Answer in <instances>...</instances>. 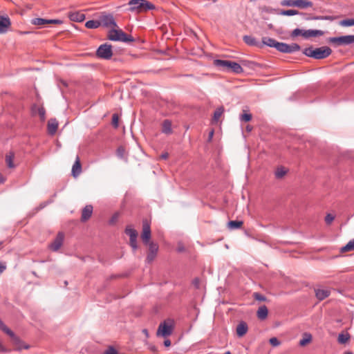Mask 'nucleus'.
<instances>
[{
  "mask_svg": "<svg viewBox=\"0 0 354 354\" xmlns=\"http://www.w3.org/2000/svg\"><path fill=\"white\" fill-rule=\"evenodd\" d=\"M331 53L332 50L328 46H322L317 48L310 47L306 48L304 51L306 56L317 59H324L328 57Z\"/></svg>",
  "mask_w": 354,
  "mask_h": 354,
  "instance_id": "nucleus-1",
  "label": "nucleus"
},
{
  "mask_svg": "<svg viewBox=\"0 0 354 354\" xmlns=\"http://www.w3.org/2000/svg\"><path fill=\"white\" fill-rule=\"evenodd\" d=\"M129 11L137 13L144 12L149 10H153L155 8L153 4L147 0H131L129 2Z\"/></svg>",
  "mask_w": 354,
  "mask_h": 354,
  "instance_id": "nucleus-2",
  "label": "nucleus"
},
{
  "mask_svg": "<svg viewBox=\"0 0 354 354\" xmlns=\"http://www.w3.org/2000/svg\"><path fill=\"white\" fill-rule=\"evenodd\" d=\"M214 64L223 71H232L237 74L241 73L243 71L240 64L232 61L215 59L214 60Z\"/></svg>",
  "mask_w": 354,
  "mask_h": 354,
  "instance_id": "nucleus-3",
  "label": "nucleus"
},
{
  "mask_svg": "<svg viewBox=\"0 0 354 354\" xmlns=\"http://www.w3.org/2000/svg\"><path fill=\"white\" fill-rule=\"evenodd\" d=\"M107 37L109 39L115 41L129 42L133 41V39L131 36L127 35L120 28H119L118 26L117 27L110 29L108 32Z\"/></svg>",
  "mask_w": 354,
  "mask_h": 354,
  "instance_id": "nucleus-4",
  "label": "nucleus"
},
{
  "mask_svg": "<svg viewBox=\"0 0 354 354\" xmlns=\"http://www.w3.org/2000/svg\"><path fill=\"white\" fill-rule=\"evenodd\" d=\"M0 329L1 330H3L4 333H6L7 335H8L12 338V343H13L14 346H15V349L21 350L23 348H28V346L24 345V343L17 337L15 336L14 333L10 329H9L1 319H0Z\"/></svg>",
  "mask_w": 354,
  "mask_h": 354,
  "instance_id": "nucleus-5",
  "label": "nucleus"
},
{
  "mask_svg": "<svg viewBox=\"0 0 354 354\" xmlns=\"http://www.w3.org/2000/svg\"><path fill=\"white\" fill-rule=\"evenodd\" d=\"M174 322L171 319H167L161 323L158 328L156 335L166 337L172 333Z\"/></svg>",
  "mask_w": 354,
  "mask_h": 354,
  "instance_id": "nucleus-6",
  "label": "nucleus"
},
{
  "mask_svg": "<svg viewBox=\"0 0 354 354\" xmlns=\"http://www.w3.org/2000/svg\"><path fill=\"white\" fill-rule=\"evenodd\" d=\"M96 55L100 58L109 59L113 55L111 46L107 44H102L97 48Z\"/></svg>",
  "mask_w": 354,
  "mask_h": 354,
  "instance_id": "nucleus-7",
  "label": "nucleus"
},
{
  "mask_svg": "<svg viewBox=\"0 0 354 354\" xmlns=\"http://www.w3.org/2000/svg\"><path fill=\"white\" fill-rule=\"evenodd\" d=\"M99 21L100 26L110 28L117 27L114 18L111 14L102 13L100 16Z\"/></svg>",
  "mask_w": 354,
  "mask_h": 354,
  "instance_id": "nucleus-8",
  "label": "nucleus"
},
{
  "mask_svg": "<svg viewBox=\"0 0 354 354\" xmlns=\"http://www.w3.org/2000/svg\"><path fill=\"white\" fill-rule=\"evenodd\" d=\"M275 48H277L280 52L290 53L299 50L300 46L297 44H292L289 45L285 43H280L277 41Z\"/></svg>",
  "mask_w": 354,
  "mask_h": 354,
  "instance_id": "nucleus-9",
  "label": "nucleus"
},
{
  "mask_svg": "<svg viewBox=\"0 0 354 354\" xmlns=\"http://www.w3.org/2000/svg\"><path fill=\"white\" fill-rule=\"evenodd\" d=\"M141 239L145 244L151 243V229L150 223L148 220L145 219L142 221V232L141 234Z\"/></svg>",
  "mask_w": 354,
  "mask_h": 354,
  "instance_id": "nucleus-10",
  "label": "nucleus"
},
{
  "mask_svg": "<svg viewBox=\"0 0 354 354\" xmlns=\"http://www.w3.org/2000/svg\"><path fill=\"white\" fill-rule=\"evenodd\" d=\"M329 41L337 45H347L354 43V35H345L338 37H331Z\"/></svg>",
  "mask_w": 354,
  "mask_h": 354,
  "instance_id": "nucleus-11",
  "label": "nucleus"
},
{
  "mask_svg": "<svg viewBox=\"0 0 354 354\" xmlns=\"http://www.w3.org/2000/svg\"><path fill=\"white\" fill-rule=\"evenodd\" d=\"M146 245H148L147 261L151 263L154 260L157 255L158 251V245L153 242L149 243Z\"/></svg>",
  "mask_w": 354,
  "mask_h": 354,
  "instance_id": "nucleus-12",
  "label": "nucleus"
},
{
  "mask_svg": "<svg viewBox=\"0 0 354 354\" xmlns=\"http://www.w3.org/2000/svg\"><path fill=\"white\" fill-rule=\"evenodd\" d=\"M64 234L62 232H59L55 240L50 245V248L53 251H57L63 244Z\"/></svg>",
  "mask_w": 354,
  "mask_h": 354,
  "instance_id": "nucleus-13",
  "label": "nucleus"
},
{
  "mask_svg": "<svg viewBox=\"0 0 354 354\" xmlns=\"http://www.w3.org/2000/svg\"><path fill=\"white\" fill-rule=\"evenodd\" d=\"M32 24L39 26H45L51 24H62L58 19H45L41 18H35L32 20Z\"/></svg>",
  "mask_w": 354,
  "mask_h": 354,
  "instance_id": "nucleus-14",
  "label": "nucleus"
},
{
  "mask_svg": "<svg viewBox=\"0 0 354 354\" xmlns=\"http://www.w3.org/2000/svg\"><path fill=\"white\" fill-rule=\"evenodd\" d=\"M10 24L11 23L8 17L0 15V33L6 32Z\"/></svg>",
  "mask_w": 354,
  "mask_h": 354,
  "instance_id": "nucleus-15",
  "label": "nucleus"
},
{
  "mask_svg": "<svg viewBox=\"0 0 354 354\" xmlns=\"http://www.w3.org/2000/svg\"><path fill=\"white\" fill-rule=\"evenodd\" d=\"M93 213V206L91 205H86L82 212L81 221L85 222L90 218Z\"/></svg>",
  "mask_w": 354,
  "mask_h": 354,
  "instance_id": "nucleus-16",
  "label": "nucleus"
},
{
  "mask_svg": "<svg viewBox=\"0 0 354 354\" xmlns=\"http://www.w3.org/2000/svg\"><path fill=\"white\" fill-rule=\"evenodd\" d=\"M72 175L73 177H77L82 172V166L80 163V160L78 156H77L75 161L72 167Z\"/></svg>",
  "mask_w": 354,
  "mask_h": 354,
  "instance_id": "nucleus-17",
  "label": "nucleus"
},
{
  "mask_svg": "<svg viewBox=\"0 0 354 354\" xmlns=\"http://www.w3.org/2000/svg\"><path fill=\"white\" fill-rule=\"evenodd\" d=\"M15 153L12 151H9L6 154L5 162L7 167L9 169H15L16 165L14 163Z\"/></svg>",
  "mask_w": 354,
  "mask_h": 354,
  "instance_id": "nucleus-18",
  "label": "nucleus"
},
{
  "mask_svg": "<svg viewBox=\"0 0 354 354\" xmlns=\"http://www.w3.org/2000/svg\"><path fill=\"white\" fill-rule=\"evenodd\" d=\"M248 330V328L247 324L244 322H241L236 326V335L238 337H241L247 333Z\"/></svg>",
  "mask_w": 354,
  "mask_h": 354,
  "instance_id": "nucleus-19",
  "label": "nucleus"
},
{
  "mask_svg": "<svg viewBox=\"0 0 354 354\" xmlns=\"http://www.w3.org/2000/svg\"><path fill=\"white\" fill-rule=\"evenodd\" d=\"M68 17L71 21L81 22L85 19V15L81 12H72L68 13Z\"/></svg>",
  "mask_w": 354,
  "mask_h": 354,
  "instance_id": "nucleus-20",
  "label": "nucleus"
},
{
  "mask_svg": "<svg viewBox=\"0 0 354 354\" xmlns=\"http://www.w3.org/2000/svg\"><path fill=\"white\" fill-rule=\"evenodd\" d=\"M58 128V122L56 119H50L48 122V131L50 135H54Z\"/></svg>",
  "mask_w": 354,
  "mask_h": 354,
  "instance_id": "nucleus-21",
  "label": "nucleus"
},
{
  "mask_svg": "<svg viewBox=\"0 0 354 354\" xmlns=\"http://www.w3.org/2000/svg\"><path fill=\"white\" fill-rule=\"evenodd\" d=\"M323 35L324 32L322 30H304V32H302V36L305 38L322 36Z\"/></svg>",
  "mask_w": 354,
  "mask_h": 354,
  "instance_id": "nucleus-22",
  "label": "nucleus"
},
{
  "mask_svg": "<svg viewBox=\"0 0 354 354\" xmlns=\"http://www.w3.org/2000/svg\"><path fill=\"white\" fill-rule=\"evenodd\" d=\"M32 113L33 115L38 114L40 116L41 120H45V114L46 111L44 107L39 106L37 105H33L32 106Z\"/></svg>",
  "mask_w": 354,
  "mask_h": 354,
  "instance_id": "nucleus-23",
  "label": "nucleus"
},
{
  "mask_svg": "<svg viewBox=\"0 0 354 354\" xmlns=\"http://www.w3.org/2000/svg\"><path fill=\"white\" fill-rule=\"evenodd\" d=\"M268 310L266 306H261L259 308L257 315L261 320H264L268 317Z\"/></svg>",
  "mask_w": 354,
  "mask_h": 354,
  "instance_id": "nucleus-24",
  "label": "nucleus"
},
{
  "mask_svg": "<svg viewBox=\"0 0 354 354\" xmlns=\"http://www.w3.org/2000/svg\"><path fill=\"white\" fill-rule=\"evenodd\" d=\"M313 6V3L312 1H310L308 0H296L295 3V7L305 9L308 8H311Z\"/></svg>",
  "mask_w": 354,
  "mask_h": 354,
  "instance_id": "nucleus-25",
  "label": "nucleus"
},
{
  "mask_svg": "<svg viewBox=\"0 0 354 354\" xmlns=\"http://www.w3.org/2000/svg\"><path fill=\"white\" fill-rule=\"evenodd\" d=\"M316 297L322 301L330 295V291L328 290L317 289L315 290Z\"/></svg>",
  "mask_w": 354,
  "mask_h": 354,
  "instance_id": "nucleus-26",
  "label": "nucleus"
},
{
  "mask_svg": "<svg viewBox=\"0 0 354 354\" xmlns=\"http://www.w3.org/2000/svg\"><path fill=\"white\" fill-rule=\"evenodd\" d=\"M223 112H224L223 107H219V108L216 109V110L214 113V115H213V118H212V122L214 124H216L218 122Z\"/></svg>",
  "mask_w": 354,
  "mask_h": 354,
  "instance_id": "nucleus-27",
  "label": "nucleus"
},
{
  "mask_svg": "<svg viewBox=\"0 0 354 354\" xmlns=\"http://www.w3.org/2000/svg\"><path fill=\"white\" fill-rule=\"evenodd\" d=\"M162 131L166 134H170L172 132L171 123L169 120H165L162 124Z\"/></svg>",
  "mask_w": 354,
  "mask_h": 354,
  "instance_id": "nucleus-28",
  "label": "nucleus"
},
{
  "mask_svg": "<svg viewBox=\"0 0 354 354\" xmlns=\"http://www.w3.org/2000/svg\"><path fill=\"white\" fill-rule=\"evenodd\" d=\"M353 250H354V239L350 241L345 246L341 248L340 249V252L342 253Z\"/></svg>",
  "mask_w": 354,
  "mask_h": 354,
  "instance_id": "nucleus-29",
  "label": "nucleus"
},
{
  "mask_svg": "<svg viewBox=\"0 0 354 354\" xmlns=\"http://www.w3.org/2000/svg\"><path fill=\"white\" fill-rule=\"evenodd\" d=\"M85 26L89 29L97 28L100 26L99 20H89L86 22Z\"/></svg>",
  "mask_w": 354,
  "mask_h": 354,
  "instance_id": "nucleus-30",
  "label": "nucleus"
},
{
  "mask_svg": "<svg viewBox=\"0 0 354 354\" xmlns=\"http://www.w3.org/2000/svg\"><path fill=\"white\" fill-rule=\"evenodd\" d=\"M350 339V335L348 333H340L338 335V342L339 344H346L347 343Z\"/></svg>",
  "mask_w": 354,
  "mask_h": 354,
  "instance_id": "nucleus-31",
  "label": "nucleus"
},
{
  "mask_svg": "<svg viewBox=\"0 0 354 354\" xmlns=\"http://www.w3.org/2000/svg\"><path fill=\"white\" fill-rule=\"evenodd\" d=\"M125 232L127 235L129 236L130 239H137L138 232L136 230L133 229L131 226L127 227L125 230Z\"/></svg>",
  "mask_w": 354,
  "mask_h": 354,
  "instance_id": "nucleus-32",
  "label": "nucleus"
},
{
  "mask_svg": "<svg viewBox=\"0 0 354 354\" xmlns=\"http://www.w3.org/2000/svg\"><path fill=\"white\" fill-rule=\"evenodd\" d=\"M243 223L241 221H231L227 223V226L230 229H238L241 227Z\"/></svg>",
  "mask_w": 354,
  "mask_h": 354,
  "instance_id": "nucleus-33",
  "label": "nucleus"
},
{
  "mask_svg": "<svg viewBox=\"0 0 354 354\" xmlns=\"http://www.w3.org/2000/svg\"><path fill=\"white\" fill-rule=\"evenodd\" d=\"M312 340V336L310 334H308V333H305L304 335V337L303 338L300 340L299 342V344L301 346H306V344H308V343H310Z\"/></svg>",
  "mask_w": 354,
  "mask_h": 354,
  "instance_id": "nucleus-34",
  "label": "nucleus"
},
{
  "mask_svg": "<svg viewBox=\"0 0 354 354\" xmlns=\"http://www.w3.org/2000/svg\"><path fill=\"white\" fill-rule=\"evenodd\" d=\"M262 41L264 44L270 46V47H274L276 46L277 41L272 38L270 37H263L262 39Z\"/></svg>",
  "mask_w": 354,
  "mask_h": 354,
  "instance_id": "nucleus-35",
  "label": "nucleus"
},
{
  "mask_svg": "<svg viewBox=\"0 0 354 354\" xmlns=\"http://www.w3.org/2000/svg\"><path fill=\"white\" fill-rule=\"evenodd\" d=\"M287 173V170L284 167H279L275 171V176L277 178H283Z\"/></svg>",
  "mask_w": 354,
  "mask_h": 354,
  "instance_id": "nucleus-36",
  "label": "nucleus"
},
{
  "mask_svg": "<svg viewBox=\"0 0 354 354\" xmlns=\"http://www.w3.org/2000/svg\"><path fill=\"white\" fill-rule=\"evenodd\" d=\"M339 25L345 27L354 26V19H347L342 20L339 22Z\"/></svg>",
  "mask_w": 354,
  "mask_h": 354,
  "instance_id": "nucleus-37",
  "label": "nucleus"
},
{
  "mask_svg": "<svg viewBox=\"0 0 354 354\" xmlns=\"http://www.w3.org/2000/svg\"><path fill=\"white\" fill-rule=\"evenodd\" d=\"M299 13V12L296 10H282L281 12V15H285V16H293L296 15Z\"/></svg>",
  "mask_w": 354,
  "mask_h": 354,
  "instance_id": "nucleus-38",
  "label": "nucleus"
},
{
  "mask_svg": "<svg viewBox=\"0 0 354 354\" xmlns=\"http://www.w3.org/2000/svg\"><path fill=\"white\" fill-rule=\"evenodd\" d=\"M252 115L250 113L244 112L243 114L240 115V119L241 121L249 122L252 119Z\"/></svg>",
  "mask_w": 354,
  "mask_h": 354,
  "instance_id": "nucleus-39",
  "label": "nucleus"
},
{
  "mask_svg": "<svg viewBox=\"0 0 354 354\" xmlns=\"http://www.w3.org/2000/svg\"><path fill=\"white\" fill-rule=\"evenodd\" d=\"M296 0H283L281 2V6L295 7Z\"/></svg>",
  "mask_w": 354,
  "mask_h": 354,
  "instance_id": "nucleus-40",
  "label": "nucleus"
},
{
  "mask_svg": "<svg viewBox=\"0 0 354 354\" xmlns=\"http://www.w3.org/2000/svg\"><path fill=\"white\" fill-rule=\"evenodd\" d=\"M243 41L249 45H254L255 44V40L251 36L245 35L243 37Z\"/></svg>",
  "mask_w": 354,
  "mask_h": 354,
  "instance_id": "nucleus-41",
  "label": "nucleus"
},
{
  "mask_svg": "<svg viewBox=\"0 0 354 354\" xmlns=\"http://www.w3.org/2000/svg\"><path fill=\"white\" fill-rule=\"evenodd\" d=\"M335 219V216L331 214H327L325 217V222L327 225H330Z\"/></svg>",
  "mask_w": 354,
  "mask_h": 354,
  "instance_id": "nucleus-42",
  "label": "nucleus"
},
{
  "mask_svg": "<svg viewBox=\"0 0 354 354\" xmlns=\"http://www.w3.org/2000/svg\"><path fill=\"white\" fill-rule=\"evenodd\" d=\"M253 297L256 300H258V301H266V297H264L263 295H262L258 292H254L253 294Z\"/></svg>",
  "mask_w": 354,
  "mask_h": 354,
  "instance_id": "nucleus-43",
  "label": "nucleus"
},
{
  "mask_svg": "<svg viewBox=\"0 0 354 354\" xmlns=\"http://www.w3.org/2000/svg\"><path fill=\"white\" fill-rule=\"evenodd\" d=\"M119 124V118L118 115L113 114L112 116V124L114 126V127L117 128L118 127Z\"/></svg>",
  "mask_w": 354,
  "mask_h": 354,
  "instance_id": "nucleus-44",
  "label": "nucleus"
},
{
  "mask_svg": "<svg viewBox=\"0 0 354 354\" xmlns=\"http://www.w3.org/2000/svg\"><path fill=\"white\" fill-rule=\"evenodd\" d=\"M270 344L273 346H277L280 344V342L277 337H272L269 340Z\"/></svg>",
  "mask_w": 354,
  "mask_h": 354,
  "instance_id": "nucleus-45",
  "label": "nucleus"
},
{
  "mask_svg": "<svg viewBox=\"0 0 354 354\" xmlns=\"http://www.w3.org/2000/svg\"><path fill=\"white\" fill-rule=\"evenodd\" d=\"M192 285L194 286L195 288H200L201 285V280L198 278H195L192 281Z\"/></svg>",
  "mask_w": 354,
  "mask_h": 354,
  "instance_id": "nucleus-46",
  "label": "nucleus"
},
{
  "mask_svg": "<svg viewBox=\"0 0 354 354\" xmlns=\"http://www.w3.org/2000/svg\"><path fill=\"white\" fill-rule=\"evenodd\" d=\"M304 32L303 30H301V29H299V28H296L292 32V37H297L298 35H302V32Z\"/></svg>",
  "mask_w": 354,
  "mask_h": 354,
  "instance_id": "nucleus-47",
  "label": "nucleus"
},
{
  "mask_svg": "<svg viewBox=\"0 0 354 354\" xmlns=\"http://www.w3.org/2000/svg\"><path fill=\"white\" fill-rule=\"evenodd\" d=\"M130 245L135 250L137 249V239H130Z\"/></svg>",
  "mask_w": 354,
  "mask_h": 354,
  "instance_id": "nucleus-48",
  "label": "nucleus"
},
{
  "mask_svg": "<svg viewBox=\"0 0 354 354\" xmlns=\"http://www.w3.org/2000/svg\"><path fill=\"white\" fill-rule=\"evenodd\" d=\"M104 354H118V351L113 347L109 348Z\"/></svg>",
  "mask_w": 354,
  "mask_h": 354,
  "instance_id": "nucleus-49",
  "label": "nucleus"
},
{
  "mask_svg": "<svg viewBox=\"0 0 354 354\" xmlns=\"http://www.w3.org/2000/svg\"><path fill=\"white\" fill-rule=\"evenodd\" d=\"M119 217V214L118 213H115L111 218L110 222L111 223H114L118 218Z\"/></svg>",
  "mask_w": 354,
  "mask_h": 354,
  "instance_id": "nucleus-50",
  "label": "nucleus"
},
{
  "mask_svg": "<svg viewBox=\"0 0 354 354\" xmlns=\"http://www.w3.org/2000/svg\"><path fill=\"white\" fill-rule=\"evenodd\" d=\"M6 268V264L0 261V274L2 273Z\"/></svg>",
  "mask_w": 354,
  "mask_h": 354,
  "instance_id": "nucleus-51",
  "label": "nucleus"
},
{
  "mask_svg": "<svg viewBox=\"0 0 354 354\" xmlns=\"http://www.w3.org/2000/svg\"><path fill=\"white\" fill-rule=\"evenodd\" d=\"M6 180V178L0 174V183H3Z\"/></svg>",
  "mask_w": 354,
  "mask_h": 354,
  "instance_id": "nucleus-52",
  "label": "nucleus"
},
{
  "mask_svg": "<svg viewBox=\"0 0 354 354\" xmlns=\"http://www.w3.org/2000/svg\"><path fill=\"white\" fill-rule=\"evenodd\" d=\"M164 344L165 346H169L171 345V341L169 339H166L164 342Z\"/></svg>",
  "mask_w": 354,
  "mask_h": 354,
  "instance_id": "nucleus-53",
  "label": "nucleus"
},
{
  "mask_svg": "<svg viewBox=\"0 0 354 354\" xmlns=\"http://www.w3.org/2000/svg\"><path fill=\"white\" fill-rule=\"evenodd\" d=\"M168 156H169V154H168V153H167V152H166V153H162V154L161 155V158H162V159H167V158H168Z\"/></svg>",
  "mask_w": 354,
  "mask_h": 354,
  "instance_id": "nucleus-54",
  "label": "nucleus"
},
{
  "mask_svg": "<svg viewBox=\"0 0 354 354\" xmlns=\"http://www.w3.org/2000/svg\"><path fill=\"white\" fill-rule=\"evenodd\" d=\"M124 149L122 148V147H120L118 149V155L120 156H122V152H123Z\"/></svg>",
  "mask_w": 354,
  "mask_h": 354,
  "instance_id": "nucleus-55",
  "label": "nucleus"
},
{
  "mask_svg": "<svg viewBox=\"0 0 354 354\" xmlns=\"http://www.w3.org/2000/svg\"><path fill=\"white\" fill-rule=\"evenodd\" d=\"M142 333L145 335V336H146L147 337H149V333H148V331H147V329H143V330H142Z\"/></svg>",
  "mask_w": 354,
  "mask_h": 354,
  "instance_id": "nucleus-56",
  "label": "nucleus"
},
{
  "mask_svg": "<svg viewBox=\"0 0 354 354\" xmlns=\"http://www.w3.org/2000/svg\"><path fill=\"white\" fill-rule=\"evenodd\" d=\"M246 130H247L248 131H250L252 130V127H250V125H248V126L246 127Z\"/></svg>",
  "mask_w": 354,
  "mask_h": 354,
  "instance_id": "nucleus-57",
  "label": "nucleus"
},
{
  "mask_svg": "<svg viewBox=\"0 0 354 354\" xmlns=\"http://www.w3.org/2000/svg\"><path fill=\"white\" fill-rule=\"evenodd\" d=\"M213 133H214V131H212L210 132V133H209V139H211V138L212 137Z\"/></svg>",
  "mask_w": 354,
  "mask_h": 354,
  "instance_id": "nucleus-58",
  "label": "nucleus"
},
{
  "mask_svg": "<svg viewBox=\"0 0 354 354\" xmlns=\"http://www.w3.org/2000/svg\"><path fill=\"white\" fill-rule=\"evenodd\" d=\"M344 354H352V353L351 352H346Z\"/></svg>",
  "mask_w": 354,
  "mask_h": 354,
  "instance_id": "nucleus-59",
  "label": "nucleus"
},
{
  "mask_svg": "<svg viewBox=\"0 0 354 354\" xmlns=\"http://www.w3.org/2000/svg\"><path fill=\"white\" fill-rule=\"evenodd\" d=\"M224 354H231V353L230 351H227Z\"/></svg>",
  "mask_w": 354,
  "mask_h": 354,
  "instance_id": "nucleus-60",
  "label": "nucleus"
}]
</instances>
